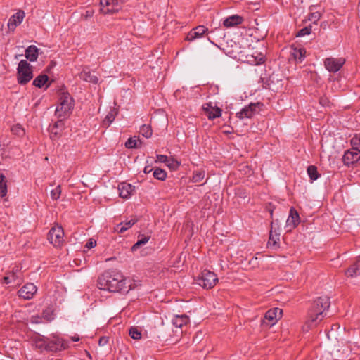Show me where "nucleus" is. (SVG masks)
I'll list each match as a JSON object with an SVG mask.
<instances>
[{"label":"nucleus","instance_id":"nucleus-1","mask_svg":"<svg viewBox=\"0 0 360 360\" xmlns=\"http://www.w3.org/2000/svg\"><path fill=\"white\" fill-rule=\"evenodd\" d=\"M98 285L101 289L110 292H121L127 293L134 289L131 281L126 278L120 271H107L101 274L98 279Z\"/></svg>","mask_w":360,"mask_h":360},{"label":"nucleus","instance_id":"nucleus-2","mask_svg":"<svg viewBox=\"0 0 360 360\" xmlns=\"http://www.w3.org/2000/svg\"><path fill=\"white\" fill-rule=\"evenodd\" d=\"M329 298L326 296L320 297L314 302L309 312V321L311 325H316L326 316V311L330 307Z\"/></svg>","mask_w":360,"mask_h":360},{"label":"nucleus","instance_id":"nucleus-3","mask_svg":"<svg viewBox=\"0 0 360 360\" xmlns=\"http://www.w3.org/2000/svg\"><path fill=\"white\" fill-rule=\"evenodd\" d=\"M59 105L56 109V114L59 117H65L73 108V99L67 92H63L60 96Z\"/></svg>","mask_w":360,"mask_h":360},{"label":"nucleus","instance_id":"nucleus-4","mask_svg":"<svg viewBox=\"0 0 360 360\" xmlns=\"http://www.w3.org/2000/svg\"><path fill=\"white\" fill-rule=\"evenodd\" d=\"M33 77L32 68L26 60H21L18 67V81L20 84H26Z\"/></svg>","mask_w":360,"mask_h":360},{"label":"nucleus","instance_id":"nucleus-5","mask_svg":"<svg viewBox=\"0 0 360 360\" xmlns=\"http://www.w3.org/2000/svg\"><path fill=\"white\" fill-rule=\"evenodd\" d=\"M218 281L217 275L209 270H203L201 276L197 279V283L204 288L210 289L213 288Z\"/></svg>","mask_w":360,"mask_h":360},{"label":"nucleus","instance_id":"nucleus-6","mask_svg":"<svg viewBox=\"0 0 360 360\" xmlns=\"http://www.w3.org/2000/svg\"><path fill=\"white\" fill-rule=\"evenodd\" d=\"M64 232L62 226H55L51 229L48 233V240L55 247H60L64 242Z\"/></svg>","mask_w":360,"mask_h":360},{"label":"nucleus","instance_id":"nucleus-7","mask_svg":"<svg viewBox=\"0 0 360 360\" xmlns=\"http://www.w3.org/2000/svg\"><path fill=\"white\" fill-rule=\"evenodd\" d=\"M69 347L68 340L58 336H53L52 339L49 338L48 351L58 352L65 350Z\"/></svg>","mask_w":360,"mask_h":360},{"label":"nucleus","instance_id":"nucleus-8","mask_svg":"<svg viewBox=\"0 0 360 360\" xmlns=\"http://www.w3.org/2000/svg\"><path fill=\"white\" fill-rule=\"evenodd\" d=\"M281 316L282 310L281 309H271L265 313L262 321V325L267 327L272 326L281 318Z\"/></svg>","mask_w":360,"mask_h":360},{"label":"nucleus","instance_id":"nucleus-9","mask_svg":"<svg viewBox=\"0 0 360 360\" xmlns=\"http://www.w3.org/2000/svg\"><path fill=\"white\" fill-rule=\"evenodd\" d=\"M262 105L260 103H251L247 106H245L240 112L236 113V117L239 119L251 118L257 112L259 107Z\"/></svg>","mask_w":360,"mask_h":360},{"label":"nucleus","instance_id":"nucleus-10","mask_svg":"<svg viewBox=\"0 0 360 360\" xmlns=\"http://www.w3.org/2000/svg\"><path fill=\"white\" fill-rule=\"evenodd\" d=\"M345 62L342 58H327L324 60L325 68L330 72H336L340 70Z\"/></svg>","mask_w":360,"mask_h":360},{"label":"nucleus","instance_id":"nucleus-11","mask_svg":"<svg viewBox=\"0 0 360 360\" xmlns=\"http://www.w3.org/2000/svg\"><path fill=\"white\" fill-rule=\"evenodd\" d=\"M22 282V278L19 267L16 268V272H9L8 275L3 278L2 281L4 284L13 283L15 285H20Z\"/></svg>","mask_w":360,"mask_h":360},{"label":"nucleus","instance_id":"nucleus-12","mask_svg":"<svg viewBox=\"0 0 360 360\" xmlns=\"http://www.w3.org/2000/svg\"><path fill=\"white\" fill-rule=\"evenodd\" d=\"M300 223V216L297 210L293 207H290V214L286 221L285 228L288 231H292Z\"/></svg>","mask_w":360,"mask_h":360},{"label":"nucleus","instance_id":"nucleus-13","mask_svg":"<svg viewBox=\"0 0 360 360\" xmlns=\"http://www.w3.org/2000/svg\"><path fill=\"white\" fill-rule=\"evenodd\" d=\"M37 290V287L33 283H27L18 290V295L25 300H30Z\"/></svg>","mask_w":360,"mask_h":360},{"label":"nucleus","instance_id":"nucleus-14","mask_svg":"<svg viewBox=\"0 0 360 360\" xmlns=\"http://www.w3.org/2000/svg\"><path fill=\"white\" fill-rule=\"evenodd\" d=\"M208 31V29L203 25H198L192 29L187 34L186 40L192 41L200 38Z\"/></svg>","mask_w":360,"mask_h":360},{"label":"nucleus","instance_id":"nucleus-15","mask_svg":"<svg viewBox=\"0 0 360 360\" xmlns=\"http://www.w3.org/2000/svg\"><path fill=\"white\" fill-rule=\"evenodd\" d=\"M25 17V13L22 11H18L13 14L8 20V27L10 30H14L19 25Z\"/></svg>","mask_w":360,"mask_h":360},{"label":"nucleus","instance_id":"nucleus-16","mask_svg":"<svg viewBox=\"0 0 360 360\" xmlns=\"http://www.w3.org/2000/svg\"><path fill=\"white\" fill-rule=\"evenodd\" d=\"M119 195L122 198L128 199L134 191V186L130 184L122 182L118 185Z\"/></svg>","mask_w":360,"mask_h":360},{"label":"nucleus","instance_id":"nucleus-17","mask_svg":"<svg viewBox=\"0 0 360 360\" xmlns=\"http://www.w3.org/2000/svg\"><path fill=\"white\" fill-rule=\"evenodd\" d=\"M49 338L37 335L32 338V345L36 349L42 351H48Z\"/></svg>","mask_w":360,"mask_h":360},{"label":"nucleus","instance_id":"nucleus-18","mask_svg":"<svg viewBox=\"0 0 360 360\" xmlns=\"http://www.w3.org/2000/svg\"><path fill=\"white\" fill-rule=\"evenodd\" d=\"M203 109L207 112L210 120H214L221 115V110L217 106H212L210 103H206L203 106Z\"/></svg>","mask_w":360,"mask_h":360},{"label":"nucleus","instance_id":"nucleus-19","mask_svg":"<svg viewBox=\"0 0 360 360\" xmlns=\"http://www.w3.org/2000/svg\"><path fill=\"white\" fill-rule=\"evenodd\" d=\"M79 77L81 79L93 84H96L98 81L97 76L92 75L88 68H84L79 74Z\"/></svg>","mask_w":360,"mask_h":360},{"label":"nucleus","instance_id":"nucleus-20","mask_svg":"<svg viewBox=\"0 0 360 360\" xmlns=\"http://www.w3.org/2000/svg\"><path fill=\"white\" fill-rule=\"evenodd\" d=\"M345 275L351 278L360 275V257L345 271Z\"/></svg>","mask_w":360,"mask_h":360},{"label":"nucleus","instance_id":"nucleus-21","mask_svg":"<svg viewBox=\"0 0 360 360\" xmlns=\"http://www.w3.org/2000/svg\"><path fill=\"white\" fill-rule=\"evenodd\" d=\"M358 153L354 151L347 150L345 153L342 160L346 165L358 163Z\"/></svg>","mask_w":360,"mask_h":360},{"label":"nucleus","instance_id":"nucleus-22","mask_svg":"<svg viewBox=\"0 0 360 360\" xmlns=\"http://www.w3.org/2000/svg\"><path fill=\"white\" fill-rule=\"evenodd\" d=\"M243 22V18L238 15H233L228 18H226L224 22L223 25L226 27H232L236 25L241 24Z\"/></svg>","mask_w":360,"mask_h":360},{"label":"nucleus","instance_id":"nucleus-23","mask_svg":"<svg viewBox=\"0 0 360 360\" xmlns=\"http://www.w3.org/2000/svg\"><path fill=\"white\" fill-rule=\"evenodd\" d=\"M39 49L34 45L29 46L25 50V57L31 62L35 61L38 58Z\"/></svg>","mask_w":360,"mask_h":360},{"label":"nucleus","instance_id":"nucleus-24","mask_svg":"<svg viewBox=\"0 0 360 360\" xmlns=\"http://www.w3.org/2000/svg\"><path fill=\"white\" fill-rule=\"evenodd\" d=\"M172 324L176 328H181L189 322V318L186 315H176L172 319Z\"/></svg>","mask_w":360,"mask_h":360},{"label":"nucleus","instance_id":"nucleus-25","mask_svg":"<svg viewBox=\"0 0 360 360\" xmlns=\"http://www.w3.org/2000/svg\"><path fill=\"white\" fill-rule=\"evenodd\" d=\"M137 221L136 219H130L127 221H123L117 225L115 230L119 233H123L131 228Z\"/></svg>","mask_w":360,"mask_h":360},{"label":"nucleus","instance_id":"nucleus-26","mask_svg":"<svg viewBox=\"0 0 360 360\" xmlns=\"http://www.w3.org/2000/svg\"><path fill=\"white\" fill-rule=\"evenodd\" d=\"M115 0H101V5L102 6L101 11L103 13H112L115 12L112 4Z\"/></svg>","mask_w":360,"mask_h":360},{"label":"nucleus","instance_id":"nucleus-27","mask_svg":"<svg viewBox=\"0 0 360 360\" xmlns=\"http://www.w3.org/2000/svg\"><path fill=\"white\" fill-rule=\"evenodd\" d=\"M306 51L303 48H292L291 50L292 57L297 61L302 62L305 58Z\"/></svg>","mask_w":360,"mask_h":360},{"label":"nucleus","instance_id":"nucleus-28","mask_svg":"<svg viewBox=\"0 0 360 360\" xmlns=\"http://www.w3.org/2000/svg\"><path fill=\"white\" fill-rule=\"evenodd\" d=\"M316 6H311L309 8L310 13L309 15V20L312 22L314 24H316L317 22L321 18L322 14L319 11H316Z\"/></svg>","mask_w":360,"mask_h":360},{"label":"nucleus","instance_id":"nucleus-29","mask_svg":"<svg viewBox=\"0 0 360 360\" xmlns=\"http://www.w3.org/2000/svg\"><path fill=\"white\" fill-rule=\"evenodd\" d=\"M48 79L49 77L47 75H40L34 79L33 81V85L37 87L41 88L46 84Z\"/></svg>","mask_w":360,"mask_h":360},{"label":"nucleus","instance_id":"nucleus-30","mask_svg":"<svg viewBox=\"0 0 360 360\" xmlns=\"http://www.w3.org/2000/svg\"><path fill=\"white\" fill-rule=\"evenodd\" d=\"M150 239L149 236L141 235L139 236L137 242L131 247L132 251H136L141 245H145Z\"/></svg>","mask_w":360,"mask_h":360},{"label":"nucleus","instance_id":"nucleus-31","mask_svg":"<svg viewBox=\"0 0 360 360\" xmlns=\"http://www.w3.org/2000/svg\"><path fill=\"white\" fill-rule=\"evenodd\" d=\"M7 194V181L6 176L0 174V196L1 198L6 196Z\"/></svg>","mask_w":360,"mask_h":360},{"label":"nucleus","instance_id":"nucleus-32","mask_svg":"<svg viewBox=\"0 0 360 360\" xmlns=\"http://www.w3.org/2000/svg\"><path fill=\"white\" fill-rule=\"evenodd\" d=\"M117 115V112L115 110H111L105 116L103 121V125L108 127L113 122Z\"/></svg>","mask_w":360,"mask_h":360},{"label":"nucleus","instance_id":"nucleus-33","mask_svg":"<svg viewBox=\"0 0 360 360\" xmlns=\"http://www.w3.org/2000/svg\"><path fill=\"white\" fill-rule=\"evenodd\" d=\"M353 150L360 153V133L356 134L350 141Z\"/></svg>","mask_w":360,"mask_h":360},{"label":"nucleus","instance_id":"nucleus-34","mask_svg":"<svg viewBox=\"0 0 360 360\" xmlns=\"http://www.w3.org/2000/svg\"><path fill=\"white\" fill-rule=\"evenodd\" d=\"M205 178V171L204 170H196L193 172L192 176V181L193 183H200Z\"/></svg>","mask_w":360,"mask_h":360},{"label":"nucleus","instance_id":"nucleus-35","mask_svg":"<svg viewBox=\"0 0 360 360\" xmlns=\"http://www.w3.org/2000/svg\"><path fill=\"white\" fill-rule=\"evenodd\" d=\"M307 174H308L310 179L312 181L316 180L319 176V174L317 171V168H316V167H315L314 165H310L308 167Z\"/></svg>","mask_w":360,"mask_h":360},{"label":"nucleus","instance_id":"nucleus-36","mask_svg":"<svg viewBox=\"0 0 360 360\" xmlns=\"http://www.w3.org/2000/svg\"><path fill=\"white\" fill-rule=\"evenodd\" d=\"M153 176L158 180L164 181L167 177V172L162 169L156 168L153 172Z\"/></svg>","mask_w":360,"mask_h":360},{"label":"nucleus","instance_id":"nucleus-37","mask_svg":"<svg viewBox=\"0 0 360 360\" xmlns=\"http://www.w3.org/2000/svg\"><path fill=\"white\" fill-rule=\"evenodd\" d=\"M248 62L254 65H260L264 62V60L261 54H257V56L251 55Z\"/></svg>","mask_w":360,"mask_h":360},{"label":"nucleus","instance_id":"nucleus-38","mask_svg":"<svg viewBox=\"0 0 360 360\" xmlns=\"http://www.w3.org/2000/svg\"><path fill=\"white\" fill-rule=\"evenodd\" d=\"M140 133L146 138H150L152 136V129L149 125L143 124L140 129Z\"/></svg>","mask_w":360,"mask_h":360},{"label":"nucleus","instance_id":"nucleus-39","mask_svg":"<svg viewBox=\"0 0 360 360\" xmlns=\"http://www.w3.org/2000/svg\"><path fill=\"white\" fill-rule=\"evenodd\" d=\"M124 145L129 149L140 148V146L138 145V141L132 138H129Z\"/></svg>","mask_w":360,"mask_h":360},{"label":"nucleus","instance_id":"nucleus-40","mask_svg":"<svg viewBox=\"0 0 360 360\" xmlns=\"http://www.w3.org/2000/svg\"><path fill=\"white\" fill-rule=\"evenodd\" d=\"M129 333L131 338L134 340H139L141 338V331L137 328L131 327L129 329Z\"/></svg>","mask_w":360,"mask_h":360},{"label":"nucleus","instance_id":"nucleus-41","mask_svg":"<svg viewBox=\"0 0 360 360\" xmlns=\"http://www.w3.org/2000/svg\"><path fill=\"white\" fill-rule=\"evenodd\" d=\"M61 195V187L60 185L57 186L55 188L51 191V197L52 200H56L59 199Z\"/></svg>","mask_w":360,"mask_h":360},{"label":"nucleus","instance_id":"nucleus-42","mask_svg":"<svg viewBox=\"0 0 360 360\" xmlns=\"http://www.w3.org/2000/svg\"><path fill=\"white\" fill-rule=\"evenodd\" d=\"M11 131L13 134H15L19 136H22L25 134L24 129L22 127L21 125H20L18 124L13 126L11 128Z\"/></svg>","mask_w":360,"mask_h":360},{"label":"nucleus","instance_id":"nucleus-43","mask_svg":"<svg viewBox=\"0 0 360 360\" xmlns=\"http://www.w3.org/2000/svg\"><path fill=\"white\" fill-rule=\"evenodd\" d=\"M311 25H309V26H307V27H304V28H302V29L300 30L297 32V33L296 36H297V37H304V36H305V35H308V34H309L311 33Z\"/></svg>","mask_w":360,"mask_h":360},{"label":"nucleus","instance_id":"nucleus-44","mask_svg":"<svg viewBox=\"0 0 360 360\" xmlns=\"http://www.w3.org/2000/svg\"><path fill=\"white\" fill-rule=\"evenodd\" d=\"M42 315L43 317L49 321H51L53 319V311L51 309L44 310Z\"/></svg>","mask_w":360,"mask_h":360},{"label":"nucleus","instance_id":"nucleus-45","mask_svg":"<svg viewBox=\"0 0 360 360\" xmlns=\"http://www.w3.org/2000/svg\"><path fill=\"white\" fill-rule=\"evenodd\" d=\"M157 161L167 164L170 161V158L164 155H157Z\"/></svg>","mask_w":360,"mask_h":360},{"label":"nucleus","instance_id":"nucleus-46","mask_svg":"<svg viewBox=\"0 0 360 360\" xmlns=\"http://www.w3.org/2000/svg\"><path fill=\"white\" fill-rule=\"evenodd\" d=\"M167 165L172 168H177L180 165V162L172 158H170V161L167 163Z\"/></svg>","mask_w":360,"mask_h":360},{"label":"nucleus","instance_id":"nucleus-47","mask_svg":"<svg viewBox=\"0 0 360 360\" xmlns=\"http://www.w3.org/2000/svg\"><path fill=\"white\" fill-rule=\"evenodd\" d=\"M96 245V241L94 239L91 238L86 243L85 248H86L87 249H91V248L95 247Z\"/></svg>","mask_w":360,"mask_h":360},{"label":"nucleus","instance_id":"nucleus-48","mask_svg":"<svg viewBox=\"0 0 360 360\" xmlns=\"http://www.w3.org/2000/svg\"><path fill=\"white\" fill-rule=\"evenodd\" d=\"M108 342V338L107 337H101L99 339L98 345L100 346H104Z\"/></svg>","mask_w":360,"mask_h":360},{"label":"nucleus","instance_id":"nucleus-49","mask_svg":"<svg viewBox=\"0 0 360 360\" xmlns=\"http://www.w3.org/2000/svg\"><path fill=\"white\" fill-rule=\"evenodd\" d=\"M41 318L39 316H32L31 317V323H39Z\"/></svg>","mask_w":360,"mask_h":360},{"label":"nucleus","instance_id":"nucleus-50","mask_svg":"<svg viewBox=\"0 0 360 360\" xmlns=\"http://www.w3.org/2000/svg\"><path fill=\"white\" fill-rule=\"evenodd\" d=\"M271 243L273 245H274L276 243V241L274 239V237L273 236L272 233L271 232L268 244L271 245Z\"/></svg>","mask_w":360,"mask_h":360},{"label":"nucleus","instance_id":"nucleus-51","mask_svg":"<svg viewBox=\"0 0 360 360\" xmlns=\"http://www.w3.org/2000/svg\"><path fill=\"white\" fill-rule=\"evenodd\" d=\"M54 127L56 128H63V120H60L58 122H56L54 124Z\"/></svg>","mask_w":360,"mask_h":360},{"label":"nucleus","instance_id":"nucleus-52","mask_svg":"<svg viewBox=\"0 0 360 360\" xmlns=\"http://www.w3.org/2000/svg\"><path fill=\"white\" fill-rule=\"evenodd\" d=\"M152 170L153 169L150 166H146L143 172L146 174H149Z\"/></svg>","mask_w":360,"mask_h":360},{"label":"nucleus","instance_id":"nucleus-53","mask_svg":"<svg viewBox=\"0 0 360 360\" xmlns=\"http://www.w3.org/2000/svg\"><path fill=\"white\" fill-rule=\"evenodd\" d=\"M71 340L73 342H77L80 340V338L78 335H75L71 337Z\"/></svg>","mask_w":360,"mask_h":360},{"label":"nucleus","instance_id":"nucleus-54","mask_svg":"<svg viewBox=\"0 0 360 360\" xmlns=\"http://www.w3.org/2000/svg\"><path fill=\"white\" fill-rule=\"evenodd\" d=\"M326 103H327V98H321L320 101V103L322 105H324L325 104H326Z\"/></svg>","mask_w":360,"mask_h":360},{"label":"nucleus","instance_id":"nucleus-55","mask_svg":"<svg viewBox=\"0 0 360 360\" xmlns=\"http://www.w3.org/2000/svg\"><path fill=\"white\" fill-rule=\"evenodd\" d=\"M17 267H19L18 266H15V267H13V270L11 272H16V268Z\"/></svg>","mask_w":360,"mask_h":360},{"label":"nucleus","instance_id":"nucleus-56","mask_svg":"<svg viewBox=\"0 0 360 360\" xmlns=\"http://www.w3.org/2000/svg\"><path fill=\"white\" fill-rule=\"evenodd\" d=\"M357 159H358V163H360V155H358Z\"/></svg>","mask_w":360,"mask_h":360}]
</instances>
